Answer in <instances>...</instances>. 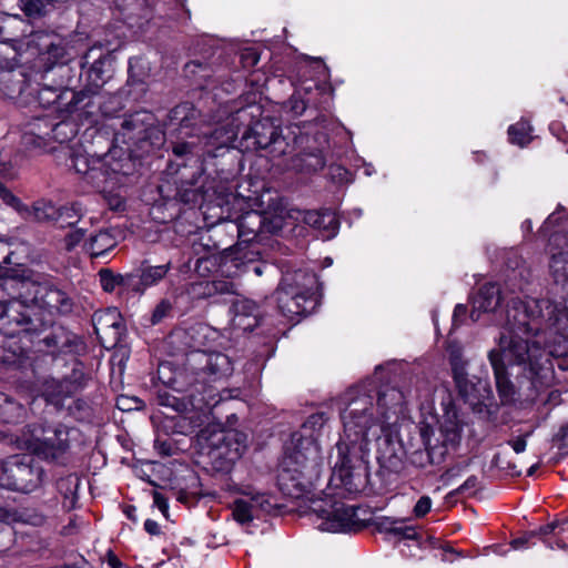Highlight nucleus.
<instances>
[{"mask_svg": "<svg viewBox=\"0 0 568 568\" xmlns=\"http://www.w3.org/2000/svg\"><path fill=\"white\" fill-rule=\"evenodd\" d=\"M561 305L548 298L521 301L513 298L506 311V322L498 339V347L488 353L496 387L503 404L515 400L516 388L508 377L506 363L523 367L524 375L536 390L550 387L555 382L549 356L531 341L541 329L542 321L555 325L566 316Z\"/></svg>", "mask_w": 568, "mask_h": 568, "instance_id": "obj_1", "label": "nucleus"}, {"mask_svg": "<svg viewBox=\"0 0 568 568\" xmlns=\"http://www.w3.org/2000/svg\"><path fill=\"white\" fill-rule=\"evenodd\" d=\"M343 433L336 444L337 459L331 478L334 495L346 498L361 493L367 483L366 456L371 445L387 430L377 412L375 395L366 385L349 387L339 397Z\"/></svg>", "mask_w": 568, "mask_h": 568, "instance_id": "obj_2", "label": "nucleus"}, {"mask_svg": "<svg viewBox=\"0 0 568 568\" xmlns=\"http://www.w3.org/2000/svg\"><path fill=\"white\" fill-rule=\"evenodd\" d=\"M323 468L316 438L292 435L277 469V486L283 495L300 498L320 479Z\"/></svg>", "mask_w": 568, "mask_h": 568, "instance_id": "obj_3", "label": "nucleus"}, {"mask_svg": "<svg viewBox=\"0 0 568 568\" xmlns=\"http://www.w3.org/2000/svg\"><path fill=\"white\" fill-rule=\"evenodd\" d=\"M77 429L61 423L41 422L28 426L23 434L24 447L39 458L64 464Z\"/></svg>", "mask_w": 568, "mask_h": 568, "instance_id": "obj_4", "label": "nucleus"}, {"mask_svg": "<svg viewBox=\"0 0 568 568\" xmlns=\"http://www.w3.org/2000/svg\"><path fill=\"white\" fill-rule=\"evenodd\" d=\"M318 286L314 273L301 270L286 273L276 292L282 314L291 320L311 314L318 304Z\"/></svg>", "mask_w": 568, "mask_h": 568, "instance_id": "obj_5", "label": "nucleus"}, {"mask_svg": "<svg viewBox=\"0 0 568 568\" xmlns=\"http://www.w3.org/2000/svg\"><path fill=\"white\" fill-rule=\"evenodd\" d=\"M22 280L4 282L7 290L17 293L11 300L0 301V332L7 336L20 333H39L50 325V320L37 312L32 298L22 296L19 286Z\"/></svg>", "mask_w": 568, "mask_h": 568, "instance_id": "obj_6", "label": "nucleus"}, {"mask_svg": "<svg viewBox=\"0 0 568 568\" xmlns=\"http://www.w3.org/2000/svg\"><path fill=\"white\" fill-rule=\"evenodd\" d=\"M280 128L277 118L263 114L258 121L251 124V138L254 139L255 148L267 151L274 158L293 153L304 138H298L297 132L292 128H287L286 133L281 134Z\"/></svg>", "mask_w": 568, "mask_h": 568, "instance_id": "obj_7", "label": "nucleus"}, {"mask_svg": "<svg viewBox=\"0 0 568 568\" xmlns=\"http://www.w3.org/2000/svg\"><path fill=\"white\" fill-rule=\"evenodd\" d=\"M1 485L8 489L29 494L41 487L44 469L30 455H13L2 462Z\"/></svg>", "mask_w": 568, "mask_h": 568, "instance_id": "obj_8", "label": "nucleus"}, {"mask_svg": "<svg viewBox=\"0 0 568 568\" xmlns=\"http://www.w3.org/2000/svg\"><path fill=\"white\" fill-rule=\"evenodd\" d=\"M288 211L290 209L282 205L281 197L274 190L266 189L251 197V213H254L258 224L254 241H262L265 235L278 234L288 225Z\"/></svg>", "mask_w": 568, "mask_h": 568, "instance_id": "obj_9", "label": "nucleus"}, {"mask_svg": "<svg viewBox=\"0 0 568 568\" xmlns=\"http://www.w3.org/2000/svg\"><path fill=\"white\" fill-rule=\"evenodd\" d=\"M23 297L32 298L37 312L43 314L52 323V316L67 315L73 311L74 302L64 291L30 280H22L19 284Z\"/></svg>", "mask_w": 568, "mask_h": 568, "instance_id": "obj_10", "label": "nucleus"}, {"mask_svg": "<svg viewBox=\"0 0 568 568\" xmlns=\"http://www.w3.org/2000/svg\"><path fill=\"white\" fill-rule=\"evenodd\" d=\"M313 510L323 519H325L321 528L327 531H347L361 530L366 524L357 515L355 505H346L342 501H332L327 507L322 504L314 503Z\"/></svg>", "mask_w": 568, "mask_h": 568, "instance_id": "obj_11", "label": "nucleus"}, {"mask_svg": "<svg viewBox=\"0 0 568 568\" xmlns=\"http://www.w3.org/2000/svg\"><path fill=\"white\" fill-rule=\"evenodd\" d=\"M420 437L424 449H416L409 454V462L419 468L429 465H438L444 462L447 448L439 437L435 436L434 429L429 425L420 426Z\"/></svg>", "mask_w": 568, "mask_h": 568, "instance_id": "obj_12", "label": "nucleus"}, {"mask_svg": "<svg viewBox=\"0 0 568 568\" xmlns=\"http://www.w3.org/2000/svg\"><path fill=\"white\" fill-rule=\"evenodd\" d=\"M368 389L375 395V404L377 412L388 426L393 417H397L403 413L407 398L413 397L412 390H404L395 386H385L376 392L374 388Z\"/></svg>", "mask_w": 568, "mask_h": 568, "instance_id": "obj_13", "label": "nucleus"}, {"mask_svg": "<svg viewBox=\"0 0 568 568\" xmlns=\"http://www.w3.org/2000/svg\"><path fill=\"white\" fill-rule=\"evenodd\" d=\"M89 379L81 363L74 362L70 375H67L61 381H52L48 383L45 394L50 402L58 405L60 402L73 393L82 389Z\"/></svg>", "mask_w": 568, "mask_h": 568, "instance_id": "obj_14", "label": "nucleus"}, {"mask_svg": "<svg viewBox=\"0 0 568 568\" xmlns=\"http://www.w3.org/2000/svg\"><path fill=\"white\" fill-rule=\"evenodd\" d=\"M120 164L108 155L95 158L85 182L100 192H112L120 182Z\"/></svg>", "mask_w": 568, "mask_h": 568, "instance_id": "obj_15", "label": "nucleus"}, {"mask_svg": "<svg viewBox=\"0 0 568 568\" xmlns=\"http://www.w3.org/2000/svg\"><path fill=\"white\" fill-rule=\"evenodd\" d=\"M286 215L290 219L288 224L305 223L316 230L327 232V237L335 235L339 226V222L335 213L329 210L303 211L298 209H290Z\"/></svg>", "mask_w": 568, "mask_h": 568, "instance_id": "obj_16", "label": "nucleus"}, {"mask_svg": "<svg viewBox=\"0 0 568 568\" xmlns=\"http://www.w3.org/2000/svg\"><path fill=\"white\" fill-rule=\"evenodd\" d=\"M43 342L52 353L80 355L85 351V344L82 338L64 327L55 328L50 335L44 337Z\"/></svg>", "mask_w": 568, "mask_h": 568, "instance_id": "obj_17", "label": "nucleus"}, {"mask_svg": "<svg viewBox=\"0 0 568 568\" xmlns=\"http://www.w3.org/2000/svg\"><path fill=\"white\" fill-rule=\"evenodd\" d=\"M110 61L108 51L101 45L91 47L82 58L81 67H89L88 78L92 91L100 89L106 81L104 65Z\"/></svg>", "mask_w": 568, "mask_h": 568, "instance_id": "obj_18", "label": "nucleus"}, {"mask_svg": "<svg viewBox=\"0 0 568 568\" xmlns=\"http://www.w3.org/2000/svg\"><path fill=\"white\" fill-rule=\"evenodd\" d=\"M549 301L552 304L561 305L566 310V314L567 315L562 320H560L557 324H555V325H548V323L546 321H542V323H541L542 327L539 331V333L536 336H530V337H531V341H535V342H537L539 344L540 351L544 354H546L547 356H549L548 357L549 358V363H550V365L552 367L554 376L556 377L555 369H554L555 364L557 365V367L560 371L568 372V338L562 337L561 341L558 344H555L549 352H546L541 347V343L537 338L540 336V334H541V332L544 329L556 327V326L560 325L561 322L567 321L568 320V308L561 302H555V301H551V300H549Z\"/></svg>", "mask_w": 568, "mask_h": 568, "instance_id": "obj_19", "label": "nucleus"}, {"mask_svg": "<svg viewBox=\"0 0 568 568\" xmlns=\"http://www.w3.org/2000/svg\"><path fill=\"white\" fill-rule=\"evenodd\" d=\"M189 364L195 365L199 373L210 376L225 375L230 371V359L222 353L194 352L190 354Z\"/></svg>", "mask_w": 568, "mask_h": 568, "instance_id": "obj_20", "label": "nucleus"}, {"mask_svg": "<svg viewBox=\"0 0 568 568\" xmlns=\"http://www.w3.org/2000/svg\"><path fill=\"white\" fill-rule=\"evenodd\" d=\"M460 396L474 409L480 410L481 406L490 405L493 399V392L487 382L478 379L477 382L470 381L468 377L465 381L456 384Z\"/></svg>", "mask_w": 568, "mask_h": 568, "instance_id": "obj_21", "label": "nucleus"}, {"mask_svg": "<svg viewBox=\"0 0 568 568\" xmlns=\"http://www.w3.org/2000/svg\"><path fill=\"white\" fill-rule=\"evenodd\" d=\"M97 334L103 333L111 335L114 343L121 339L124 333V324L121 313L112 307L104 311H99L93 314L92 317Z\"/></svg>", "mask_w": 568, "mask_h": 568, "instance_id": "obj_22", "label": "nucleus"}, {"mask_svg": "<svg viewBox=\"0 0 568 568\" xmlns=\"http://www.w3.org/2000/svg\"><path fill=\"white\" fill-rule=\"evenodd\" d=\"M501 302L500 288L497 284H484L473 301V311L470 317L478 321L481 312L495 311Z\"/></svg>", "mask_w": 568, "mask_h": 568, "instance_id": "obj_23", "label": "nucleus"}, {"mask_svg": "<svg viewBox=\"0 0 568 568\" xmlns=\"http://www.w3.org/2000/svg\"><path fill=\"white\" fill-rule=\"evenodd\" d=\"M22 144L30 151L49 152L54 150L49 132L44 126V120L37 119L30 124V129L22 135Z\"/></svg>", "mask_w": 568, "mask_h": 568, "instance_id": "obj_24", "label": "nucleus"}, {"mask_svg": "<svg viewBox=\"0 0 568 568\" xmlns=\"http://www.w3.org/2000/svg\"><path fill=\"white\" fill-rule=\"evenodd\" d=\"M99 280L101 287L109 293L116 288H119L121 293L132 291V288H139L138 278L134 274H115L109 268H102L99 272Z\"/></svg>", "mask_w": 568, "mask_h": 568, "instance_id": "obj_25", "label": "nucleus"}, {"mask_svg": "<svg viewBox=\"0 0 568 568\" xmlns=\"http://www.w3.org/2000/svg\"><path fill=\"white\" fill-rule=\"evenodd\" d=\"M170 268V263L155 266H143L140 275H136L139 288H132V291L143 293L145 288L156 285L166 276Z\"/></svg>", "mask_w": 568, "mask_h": 568, "instance_id": "obj_26", "label": "nucleus"}, {"mask_svg": "<svg viewBox=\"0 0 568 568\" xmlns=\"http://www.w3.org/2000/svg\"><path fill=\"white\" fill-rule=\"evenodd\" d=\"M26 407L9 395L0 396V422L3 424H18L26 418Z\"/></svg>", "mask_w": 568, "mask_h": 568, "instance_id": "obj_27", "label": "nucleus"}, {"mask_svg": "<svg viewBox=\"0 0 568 568\" xmlns=\"http://www.w3.org/2000/svg\"><path fill=\"white\" fill-rule=\"evenodd\" d=\"M58 207L51 202L38 201L32 207L26 205L21 216L27 221L50 222L57 221Z\"/></svg>", "mask_w": 568, "mask_h": 568, "instance_id": "obj_28", "label": "nucleus"}, {"mask_svg": "<svg viewBox=\"0 0 568 568\" xmlns=\"http://www.w3.org/2000/svg\"><path fill=\"white\" fill-rule=\"evenodd\" d=\"M116 245V239L106 230L99 231L91 235L87 243L88 251L92 256H101L112 250Z\"/></svg>", "mask_w": 568, "mask_h": 568, "instance_id": "obj_29", "label": "nucleus"}, {"mask_svg": "<svg viewBox=\"0 0 568 568\" xmlns=\"http://www.w3.org/2000/svg\"><path fill=\"white\" fill-rule=\"evenodd\" d=\"M152 115L149 112L140 111L126 116L122 122V129L132 132L136 139L144 138L148 126L151 124Z\"/></svg>", "mask_w": 568, "mask_h": 568, "instance_id": "obj_30", "label": "nucleus"}, {"mask_svg": "<svg viewBox=\"0 0 568 568\" xmlns=\"http://www.w3.org/2000/svg\"><path fill=\"white\" fill-rule=\"evenodd\" d=\"M285 508L280 500L270 494H255L251 493V514L256 511L258 514L272 515Z\"/></svg>", "mask_w": 568, "mask_h": 568, "instance_id": "obj_31", "label": "nucleus"}, {"mask_svg": "<svg viewBox=\"0 0 568 568\" xmlns=\"http://www.w3.org/2000/svg\"><path fill=\"white\" fill-rule=\"evenodd\" d=\"M8 519L12 524L30 525L40 527L45 523V516L34 508H21L9 514Z\"/></svg>", "mask_w": 568, "mask_h": 568, "instance_id": "obj_32", "label": "nucleus"}, {"mask_svg": "<svg viewBox=\"0 0 568 568\" xmlns=\"http://www.w3.org/2000/svg\"><path fill=\"white\" fill-rule=\"evenodd\" d=\"M448 356L455 383L465 381L468 377L467 361L463 357L462 348L456 344H449Z\"/></svg>", "mask_w": 568, "mask_h": 568, "instance_id": "obj_33", "label": "nucleus"}, {"mask_svg": "<svg viewBox=\"0 0 568 568\" xmlns=\"http://www.w3.org/2000/svg\"><path fill=\"white\" fill-rule=\"evenodd\" d=\"M293 166L303 172H315L325 166V160L321 152L303 153L294 159Z\"/></svg>", "mask_w": 568, "mask_h": 568, "instance_id": "obj_34", "label": "nucleus"}, {"mask_svg": "<svg viewBox=\"0 0 568 568\" xmlns=\"http://www.w3.org/2000/svg\"><path fill=\"white\" fill-rule=\"evenodd\" d=\"M327 422L328 417L325 413L318 412L312 414L303 423L301 432L294 433L293 435H302L304 437L315 438V434L320 433Z\"/></svg>", "mask_w": 568, "mask_h": 568, "instance_id": "obj_35", "label": "nucleus"}, {"mask_svg": "<svg viewBox=\"0 0 568 568\" xmlns=\"http://www.w3.org/2000/svg\"><path fill=\"white\" fill-rule=\"evenodd\" d=\"M44 126L49 132L52 143H64L74 135V128L69 122H59L55 124L44 120Z\"/></svg>", "mask_w": 568, "mask_h": 568, "instance_id": "obj_36", "label": "nucleus"}, {"mask_svg": "<svg viewBox=\"0 0 568 568\" xmlns=\"http://www.w3.org/2000/svg\"><path fill=\"white\" fill-rule=\"evenodd\" d=\"M509 140L513 144L525 146L532 140L531 126L527 121H519L508 129Z\"/></svg>", "mask_w": 568, "mask_h": 568, "instance_id": "obj_37", "label": "nucleus"}, {"mask_svg": "<svg viewBox=\"0 0 568 568\" xmlns=\"http://www.w3.org/2000/svg\"><path fill=\"white\" fill-rule=\"evenodd\" d=\"M57 0H20L21 10L29 18H41L45 16Z\"/></svg>", "mask_w": 568, "mask_h": 568, "instance_id": "obj_38", "label": "nucleus"}, {"mask_svg": "<svg viewBox=\"0 0 568 568\" xmlns=\"http://www.w3.org/2000/svg\"><path fill=\"white\" fill-rule=\"evenodd\" d=\"M549 267L556 282L568 280V251L554 252Z\"/></svg>", "mask_w": 568, "mask_h": 568, "instance_id": "obj_39", "label": "nucleus"}, {"mask_svg": "<svg viewBox=\"0 0 568 568\" xmlns=\"http://www.w3.org/2000/svg\"><path fill=\"white\" fill-rule=\"evenodd\" d=\"M234 136L235 133L232 130L226 129L225 126L216 128L211 133L203 132L205 145H214L216 146V149L229 145L233 141Z\"/></svg>", "mask_w": 568, "mask_h": 568, "instance_id": "obj_40", "label": "nucleus"}, {"mask_svg": "<svg viewBox=\"0 0 568 568\" xmlns=\"http://www.w3.org/2000/svg\"><path fill=\"white\" fill-rule=\"evenodd\" d=\"M226 435L221 429H211L210 427L202 429L199 435L200 443L215 452L222 448V444L225 442Z\"/></svg>", "mask_w": 568, "mask_h": 568, "instance_id": "obj_41", "label": "nucleus"}, {"mask_svg": "<svg viewBox=\"0 0 568 568\" xmlns=\"http://www.w3.org/2000/svg\"><path fill=\"white\" fill-rule=\"evenodd\" d=\"M58 211L59 212L55 222L60 223L62 227L77 224L81 217L80 209L75 204L71 206L58 207Z\"/></svg>", "mask_w": 568, "mask_h": 568, "instance_id": "obj_42", "label": "nucleus"}, {"mask_svg": "<svg viewBox=\"0 0 568 568\" xmlns=\"http://www.w3.org/2000/svg\"><path fill=\"white\" fill-rule=\"evenodd\" d=\"M97 156L89 154H74L72 156V165L78 174H80L85 181L89 176L92 165H94Z\"/></svg>", "mask_w": 568, "mask_h": 568, "instance_id": "obj_43", "label": "nucleus"}, {"mask_svg": "<svg viewBox=\"0 0 568 568\" xmlns=\"http://www.w3.org/2000/svg\"><path fill=\"white\" fill-rule=\"evenodd\" d=\"M172 118L180 121L181 128H189L191 120L196 118V111L190 103H183L172 110Z\"/></svg>", "mask_w": 568, "mask_h": 568, "instance_id": "obj_44", "label": "nucleus"}, {"mask_svg": "<svg viewBox=\"0 0 568 568\" xmlns=\"http://www.w3.org/2000/svg\"><path fill=\"white\" fill-rule=\"evenodd\" d=\"M126 4H120L123 7V10L126 11V17L129 19L141 18L148 19L150 16V10L148 9L144 0H128Z\"/></svg>", "mask_w": 568, "mask_h": 568, "instance_id": "obj_45", "label": "nucleus"}, {"mask_svg": "<svg viewBox=\"0 0 568 568\" xmlns=\"http://www.w3.org/2000/svg\"><path fill=\"white\" fill-rule=\"evenodd\" d=\"M34 38L38 40H45L44 47L45 52L53 57L57 60H63L64 58V49L61 47L60 43H55L53 41V37L47 33H36Z\"/></svg>", "mask_w": 568, "mask_h": 568, "instance_id": "obj_46", "label": "nucleus"}, {"mask_svg": "<svg viewBox=\"0 0 568 568\" xmlns=\"http://www.w3.org/2000/svg\"><path fill=\"white\" fill-rule=\"evenodd\" d=\"M172 312V303L169 300H161L154 307L150 317V324L156 325L166 318Z\"/></svg>", "mask_w": 568, "mask_h": 568, "instance_id": "obj_47", "label": "nucleus"}, {"mask_svg": "<svg viewBox=\"0 0 568 568\" xmlns=\"http://www.w3.org/2000/svg\"><path fill=\"white\" fill-rule=\"evenodd\" d=\"M550 255L554 252L568 251V234L565 232H555L550 235L548 242Z\"/></svg>", "mask_w": 568, "mask_h": 568, "instance_id": "obj_48", "label": "nucleus"}, {"mask_svg": "<svg viewBox=\"0 0 568 568\" xmlns=\"http://www.w3.org/2000/svg\"><path fill=\"white\" fill-rule=\"evenodd\" d=\"M232 516L241 525L248 521V505L243 499H237L233 504Z\"/></svg>", "mask_w": 568, "mask_h": 568, "instance_id": "obj_49", "label": "nucleus"}, {"mask_svg": "<svg viewBox=\"0 0 568 568\" xmlns=\"http://www.w3.org/2000/svg\"><path fill=\"white\" fill-rule=\"evenodd\" d=\"M0 197L2 199V201L6 204L13 207L20 215L22 214L26 205L16 195H13L7 187H4L1 183H0Z\"/></svg>", "mask_w": 568, "mask_h": 568, "instance_id": "obj_50", "label": "nucleus"}, {"mask_svg": "<svg viewBox=\"0 0 568 568\" xmlns=\"http://www.w3.org/2000/svg\"><path fill=\"white\" fill-rule=\"evenodd\" d=\"M80 480L77 476H68L58 483V488L61 493H64L65 497H73Z\"/></svg>", "mask_w": 568, "mask_h": 568, "instance_id": "obj_51", "label": "nucleus"}, {"mask_svg": "<svg viewBox=\"0 0 568 568\" xmlns=\"http://www.w3.org/2000/svg\"><path fill=\"white\" fill-rule=\"evenodd\" d=\"M252 244H253V240L251 239V245ZM253 255L258 256L260 252L255 253L251 248V264H253L255 262V258L253 257ZM251 268L257 276H262L263 274H266L267 276H270L272 273H274V267L266 262H257V264L251 265Z\"/></svg>", "mask_w": 568, "mask_h": 568, "instance_id": "obj_52", "label": "nucleus"}, {"mask_svg": "<svg viewBox=\"0 0 568 568\" xmlns=\"http://www.w3.org/2000/svg\"><path fill=\"white\" fill-rule=\"evenodd\" d=\"M432 508V499L428 496H422L413 508L416 518L424 517Z\"/></svg>", "mask_w": 568, "mask_h": 568, "instance_id": "obj_53", "label": "nucleus"}, {"mask_svg": "<svg viewBox=\"0 0 568 568\" xmlns=\"http://www.w3.org/2000/svg\"><path fill=\"white\" fill-rule=\"evenodd\" d=\"M530 432L523 436H517L507 442V444L514 449L516 454L524 453L527 447V437L530 436Z\"/></svg>", "mask_w": 568, "mask_h": 568, "instance_id": "obj_54", "label": "nucleus"}, {"mask_svg": "<svg viewBox=\"0 0 568 568\" xmlns=\"http://www.w3.org/2000/svg\"><path fill=\"white\" fill-rule=\"evenodd\" d=\"M287 108L293 113V115L297 116L305 111L306 104L301 98L292 95L287 102Z\"/></svg>", "mask_w": 568, "mask_h": 568, "instance_id": "obj_55", "label": "nucleus"}, {"mask_svg": "<svg viewBox=\"0 0 568 568\" xmlns=\"http://www.w3.org/2000/svg\"><path fill=\"white\" fill-rule=\"evenodd\" d=\"M267 81L268 78L264 73L260 71L251 72V88L256 85V91L258 93H263V88L266 85Z\"/></svg>", "mask_w": 568, "mask_h": 568, "instance_id": "obj_56", "label": "nucleus"}, {"mask_svg": "<svg viewBox=\"0 0 568 568\" xmlns=\"http://www.w3.org/2000/svg\"><path fill=\"white\" fill-rule=\"evenodd\" d=\"M84 236V232L82 230H75L70 232L65 236V246L68 250H72Z\"/></svg>", "mask_w": 568, "mask_h": 568, "instance_id": "obj_57", "label": "nucleus"}, {"mask_svg": "<svg viewBox=\"0 0 568 568\" xmlns=\"http://www.w3.org/2000/svg\"><path fill=\"white\" fill-rule=\"evenodd\" d=\"M159 404L162 406L172 407L175 410H178L180 406L179 399L168 393L159 394Z\"/></svg>", "mask_w": 568, "mask_h": 568, "instance_id": "obj_58", "label": "nucleus"}, {"mask_svg": "<svg viewBox=\"0 0 568 568\" xmlns=\"http://www.w3.org/2000/svg\"><path fill=\"white\" fill-rule=\"evenodd\" d=\"M213 287L221 294L235 293L234 283L227 281H214Z\"/></svg>", "mask_w": 568, "mask_h": 568, "instance_id": "obj_59", "label": "nucleus"}, {"mask_svg": "<svg viewBox=\"0 0 568 568\" xmlns=\"http://www.w3.org/2000/svg\"><path fill=\"white\" fill-rule=\"evenodd\" d=\"M192 148H193V143H190V142L176 143L173 146V153L178 156H182V155H185V154L192 152Z\"/></svg>", "mask_w": 568, "mask_h": 568, "instance_id": "obj_60", "label": "nucleus"}, {"mask_svg": "<svg viewBox=\"0 0 568 568\" xmlns=\"http://www.w3.org/2000/svg\"><path fill=\"white\" fill-rule=\"evenodd\" d=\"M557 527H558L557 523H550L548 525L540 527L538 530L529 531V536H535V537L546 536V535L552 534Z\"/></svg>", "mask_w": 568, "mask_h": 568, "instance_id": "obj_61", "label": "nucleus"}, {"mask_svg": "<svg viewBox=\"0 0 568 568\" xmlns=\"http://www.w3.org/2000/svg\"><path fill=\"white\" fill-rule=\"evenodd\" d=\"M154 505L162 511L163 515H166L168 511V501L164 496L158 491L153 494Z\"/></svg>", "mask_w": 568, "mask_h": 568, "instance_id": "obj_62", "label": "nucleus"}, {"mask_svg": "<svg viewBox=\"0 0 568 568\" xmlns=\"http://www.w3.org/2000/svg\"><path fill=\"white\" fill-rule=\"evenodd\" d=\"M467 314V307L463 304L456 305L453 314V320L455 324L462 323Z\"/></svg>", "mask_w": 568, "mask_h": 568, "instance_id": "obj_63", "label": "nucleus"}, {"mask_svg": "<svg viewBox=\"0 0 568 568\" xmlns=\"http://www.w3.org/2000/svg\"><path fill=\"white\" fill-rule=\"evenodd\" d=\"M556 439L561 442L562 448H568V424L560 428L559 433L556 435Z\"/></svg>", "mask_w": 568, "mask_h": 568, "instance_id": "obj_64", "label": "nucleus"}]
</instances>
